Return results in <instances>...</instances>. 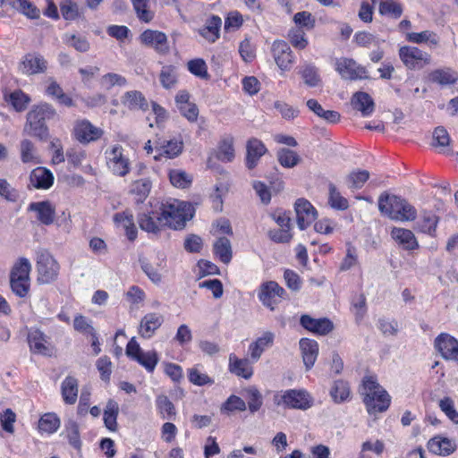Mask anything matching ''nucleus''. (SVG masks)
I'll list each match as a JSON object with an SVG mask.
<instances>
[{"instance_id":"1","label":"nucleus","mask_w":458,"mask_h":458,"mask_svg":"<svg viewBox=\"0 0 458 458\" xmlns=\"http://www.w3.org/2000/svg\"><path fill=\"white\" fill-rule=\"evenodd\" d=\"M55 110L47 103L35 106L28 114L23 133L46 140L48 138V128L46 122L55 116Z\"/></svg>"},{"instance_id":"2","label":"nucleus","mask_w":458,"mask_h":458,"mask_svg":"<svg viewBox=\"0 0 458 458\" xmlns=\"http://www.w3.org/2000/svg\"><path fill=\"white\" fill-rule=\"evenodd\" d=\"M378 209L393 220L413 221L417 216L416 208L406 199L387 193L379 196Z\"/></svg>"},{"instance_id":"3","label":"nucleus","mask_w":458,"mask_h":458,"mask_svg":"<svg viewBox=\"0 0 458 458\" xmlns=\"http://www.w3.org/2000/svg\"><path fill=\"white\" fill-rule=\"evenodd\" d=\"M363 402L369 414L386 411L391 403L387 392L372 377L363 380Z\"/></svg>"},{"instance_id":"4","label":"nucleus","mask_w":458,"mask_h":458,"mask_svg":"<svg viewBox=\"0 0 458 458\" xmlns=\"http://www.w3.org/2000/svg\"><path fill=\"white\" fill-rule=\"evenodd\" d=\"M160 212L164 225L175 230L182 228L186 221L193 216L191 205L178 199H171L163 203Z\"/></svg>"},{"instance_id":"5","label":"nucleus","mask_w":458,"mask_h":458,"mask_svg":"<svg viewBox=\"0 0 458 458\" xmlns=\"http://www.w3.org/2000/svg\"><path fill=\"white\" fill-rule=\"evenodd\" d=\"M273 403L285 409L306 411L313 406L314 399L305 389H288L276 392Z\"/></svg>"},{"instance_id":"6","label":"nucleus","mask_w":458,"mask_h":458,"mask_svg":"<svg viewBox=\"0 0 458 458\" xmlns=\"http://www.w3.org/2000/svg\"><path fill=\"white\" fill-rule=\"evenodd\" d=\"M106 165L108 171L119 177L126 176L131 171V160L125 154L123 147L120 144H114L105 150Z\"/></svg>"},{"instance_id":"7","label":"nucleus","mask_w":458,"mask_h":458,"mask_svg":"<svg viewBox=\"0 0 458 458\" xmlns=\"http://www.w3.org/2000/svg\"><path fill=\"white\" fill-rule=\"evenodd\" d=\"M30 269L31 265L29 259L21 258L15 263L11 271L10 284L12 291L21 298L26 297L29 293Z\"/></svg>"},{"instance_id":"8","label":"nucleus","mask_w":458,"mask_h":458,"mask_svg":"<svg viewBox=\"0 0 458 458\" xmlns=\"http://www.w3.org/2000/svg\"><path fill=\"white\" fill-rule=\"evenodd\" d=\"M38 280L41 284L54 282L59 274L60 266L50 252L41 250L37 253Z\"/></svg>"},{"instance_id":"9","label":"nucleus","mask_w":458,"mask_h":458,"mask_svg":"<svg viewBox=\"0 0 458 458\" xmlns=\"http://www.w3.org/2000/svg\"><path fill=\"white\" fill-rule=\"evenodd\" d=\"M398 55L400 60L408 70H421L431 64L430 54L417 47H401Z\"/></svg>"},{"instance_id":"10","label":"nucleus","mask_w":458,"mask_h":458,"mask_svg":"<svg viewBox=\"0 0 458 458\" xmlns=\"http://www.w3.org/2000/svg\"><path fill=\"white\" fill-rule=\"evenodd\" d=\"M126 355L137 361L140 365H141L148 372L152 373L158 361L159 357L155 350L144 352L135 337H132L127 344L126 346Z\"/></svg>"},{"instance_id":"11","label":"nucleus","mask_w":458,"mask_h":458,"mask_svg":"<svg viewBox=\"0 0 458 458\" xmlns=\"http://www.w3.org/2000/svg\"><path fill=\"white\" fill-rule=\"evenodd\" d=\"M285 291L275 281L263 283L258 293V297L262 304L270 310H275L276 306L284 298Z\"/></svg>"},{"instance_id":"12","label":"nucleus","mask_w":458,"mask_h":458,"mask_svg":"<svg viewBox=\"0 0 458 458\" xmlns=\"http://www.w3.org/2000/svg\"><path fill=\"white\" fill-rule=\"evenodd\" d=\"M335 70L344 80L356 81L367 79V70L353 59L342 57L335 61Z\"/></svg>"},{"instance_id":"13","label":"nucleus","mask_w":458,"mask_h":458,"mask_svg":"<svg viewBox=\"0 0 458 458\" xmlns=\"http://www.w3.org/2000/svg\"><path fill=\"white\" fill-rule=\"evenodd\" d=\"M47 69V61L36 52L25 55L19 64V70L26 75L43 73Z\"/></svg>"},{"instance_id":"14","label":"nucleus","mask_w":458,"mask_h":458,"mask_svg":"<svg viewBox=\"0 0 458 458\" xmlns=\"http://www.w3.org/2000/svg\"><path fill=\"white\" fill-rule=\"evenodd\" d=\"M294 209L297 224L301 230L306 229L317 218L318 213L312 204L306 199L301 198L295 201Z\"/></svg>"},{"instance_id":"15","label":"nucleus","mask_w":458,"mask_h":458,"mask_svg":"<svg viewBox=\"0 0 458 458\" xmlns=\"http://www.w3.org/2000/svg\"><path fill=\"white\" fill-rule=\"evenodd\" d=\"M435 347L445 360L458 362V340L451 335L440 334L435 339Z\"/></svg>"},{"instance_id":"16","label":"nucleus","mask_w":458,"mask_h":458,"mask_svg":"<svg viewBox=\"0 0 458 458\" xmlns=\"http://www.w3.org/2000/svg\"><path fill=\"white\" fill-rule=\"evenodd\" d=\"M138 224L141 230L150 233H157L164 226L160 210L147 209L138 215Z\"/></svg>"},{"instance_id":"17","label":"nucleus","mask_w":458,"mask_h":458,"mask_svg":"<svg viewBox=\"0 0 458 458\" xmlns=\"http://www.w3.org/2000/svg\"><path fill=\"white\" fill-rule=\"evenodd\" d=\"M104 131L93 125L88 120L78 122L74 127V135L81 143H89L100 139Z\"/></svg>"},{"instance_id":"18","label":"nucleus","mask_w":458,"mask_h":458,"mask_svg":"<svg viewBox=\"0 0 458 458\" xmlns=\"http://www.w3.org/2000/svg\"><path fill=\"white\" fill-rule=\"evenodd\" d=\"M300 324L306 330L319 335H326L334 329V324L329 318H314L307 314L301 317Z\"/></svg>"},{"instance_id":"19","label":"nucleus","mask_w":458,"mask_h":458,"mask_svg":"<svg viewBox=\"0 0 458 458\" xmlns=\"http://www.w3.org/2000/svg\"><path fill=\"white\" fill-rule=\"evenodd\" d=\"M163 323L164 317L162 314L157 312L147 313L140 319L139 335L145 339H149L156 334Z\"/></svg>"},{"instance_id":"20","label":"nucleus","mask_w":458,"mask_h":458,"mask_svg":"<svg viewBox=\"0 0 458 458\" xmlns=\"http://www.w3.org/2000/svg\"><path fill=\"white\" fill-rule=\"evenodd\" d=\"M272 54L281 70H289L293 63V52L285 41L276 40L272 45Z\"/></svg>"},{"instance_id":"21","label":"nucleus","mask_w":458,"mask_h":458,"mask_svg":"<svg viewBox=\"0 0 458 458\" xmlns=\"http://www.w3.org/2000/svg\"><path fill=\"white\" fill-rule=\"evenodd\" d=\"M29 211L36 213L37 219L44 225H50L55 217V207L48 200L31 202Z\"/></svg>"},{"instance_id":"22","label":"nucleus","mask_w":458,"mask_h":458,"mask_svg":"<svg viewBox=\"0 0 458 458\" xmlns=\"http://www.w3.org/2000/svg\"><path fill=\"white\" fill-rule=\"evenodd\" d=\"M183 148V141L181 139H173L170 140H164L157 142L155 149L157 155L154 156L156 160H160L162 157L166 158H174L178 157Z\"/></svg>"},{"instance_id":"23","label":"nucleus","mask_w":458,"mask_h":458,"mask_svg":"<svg viewBox=\"0 0 458 458\" xmlns=\"http://www.w3.org/2000/svg\"><path fill=\"white\" fill-rule=\"evenodd\" d=\"M28 343L30 351L35 353L48 355L51 352L47 336L38 328L29 330Z\"/></svg>"},{"instance_id":"24","label":"nucleus","mask_w":458,"mask_h":458,"mask_svg":"<svg viewBox=\"0 0 458 458\" xmlns=\"http://www.w3.org/2000/svg\"><path fill=\"white\" fill-rule=\"evenodd\" d=\"M275 334L271 331L264 332L259 337L249 345V353L252 362L258 361L262 353L274 344Z\"/></svg>"},{"instance_id":"25","label":"nucleus","mask_w":458,"mask_h":458,"mask_svg":"<svg viewBox=\"0 0 458 458\" xmlns=\"http://www.w3.org/2000/svg\"><path fill=\"white\" fill-rule=\"evenodd\" d=\"M140 38L143 44L154 47L158 53L168 51L167 37L161 31L146 30L140 34Z\"/></svg>"},{"instance_id":"26","label":"nucleus","mask_w":458,"mask_h":458,"mask_svg":"<svg viewBox=\"0 0 458 458\" xmlns=\"http://www.w3.org/2000/svg\"><path fill=\"white\" fill-rule=\"evenodd\" d=\"M391 236L399 246L406 250H414L420 246L414 233L409 229L393 227Z\"/></svg>"},{"instance_id":"27","label":"nucleus","mask_w":458,"mask_h":458,"mask_svg":"<svg viewBox=\"0 0 458 458\" xmlns=\"http://www.w3.org/2000/svg\"><path fill=\"white\" fill-rule=\"evenodd\" d=\"M228 369L237 377L249 379L253 375V368L249 359L238 358L234 353L229 355Z\"/></svg>"},{"instance_id":"28","label":"nucleus","mask_w":458,"mask_h":458,"mask_svg":"<svg viewBox=\"0 0 458 458\" xmlns=\"http://www.w3.org/2000/svg\"><path fill=\"white\" fill-rule=\"evenodd\" d=\"M428 449L430 453L441 456H447L456 449L455 442L450 438L437 436L428 442Z\"/></svg>"},{"instance_id":"29","label":"nucleus","mask_w":458,"mask_h":458,"mask_svg":"<svg viewBox=\"0 0 458 458\" xmlns=\"http://www.w3.org/2000/svg\"><path fill=\"white\" fill-rule=\"evenodd\" d=\"M246 166L253 169L257 166L260 157L267 152V148L263 142L256 138H252L247 142Z\"/></svg>"},{"instance_id":"30","label":"nucleus","mask_w":458,"mask_h":458,"mask_svg":"<svg viewBox=\"0 0 458 458\" xmlns=\"http://www.w3.org/2000/svg\"><path fill=\"white\" fill-rule=\"evenodd\" d=\"M300 349L307 370H310L315 364L318 355V344L317 341L301 338L300 340Z\"/></svg>"},{"instance_id":"31","label":"nucleus","mask_w":458,"mask_h":458,"mask_svg":"<svg viewBox=\"0 0 458 458\" xmlns=\"http://www.w3.org/2000/svg\"><path fill=\"white\" fill-rule=\"evenodd\" d=\"M30 183L35 189H49L54 183V175L50 170L38 166L30 174Z\"/></svg>"},{"instance_id":"32","label":"nucleus","mask_w":458,"mask_h":458,"mask_svg":"<svg viewBox=\"0 0 458 458\" xmlns=\"http://www.w3.org/2000/svg\"><path fill=\"white\" fill-rule=\"evenodd\" d=\"M140 264L143 272L154 284L161 282L160 271L165 266V259L163 256H157L153 261L141 260Z\"/></svg>"},{"instance_id":"33","label":"nucleus","mask_w":458,"mask_h":458,"mask_svg":"<svg viewBox=\"0 0 458 458\" xmlns=\"http://www.w3.org/2000/svg\"><path fill=\"white\" fill-rule=\"evenodd\" d=\"M114 222L120 225L125 230V234L130 241L137 238V228L134 224V218L131 212L125 210L114 215Z\"/></svg>"},{"instance_id":"34","label":"nucleus","mask_w":458,"mask_h":458,"mask_svg":"<svg viewBox=\"0 0 458 458\" xmlns=\"http://www.w3.org/2000/svg\"><path fill=\"white\" fill-rule=\"evenodd\" d=\"M428 79L441 86L453 85L458 81V72L451 68L436 69L428 74Z\"/></svg>"},{"instance_id":"35","label":"nucleus","mask_w":458,"mask_h":458,"mask_svg":"<svg viewBox=\"0 0 458 458\" xmlns=\"http://www.w3.org/2000/svg\"><path fill=\"white\" fill-rule=\"evenodd\" d=\"M352 105L360 111L363 116L370 115L375 109L372 98L366 92H356L352 98Z\"/></svg>"},{"instance_id":"36","label":"nucleus","mask_w":458,"mask_h":458,"mask_svg":"<svg viewBox=\"0 0 458 458\" xmlns=\"http://www.w3.org/2000/svg\"><path fill=\"white\" fill-rule=\"evenodd\" d=\"M306 105L311 112L328 123H336L340 121L341 115L338 112L325 110L316 99H309Z\"/></svg>"},{"instance_id":"37","label":"nucleus","mask_w":458,"mask_h":458,"mask_svg":"<svg viewBox=\"0 0 458 458\" xmlns=\"http://www.w3.org/2000/svg\"><path fill=\"white\" fill-rule=\"evenodd\" d=\"M78 380L71 376L64 378L61 385L62 397L66 404H74L78 398Z\"/></svg>"},{"instance_id":"38","label":"nucleus","mask_w":458,"mask_h":458,"mask_svg":"<svg viewBox=\"0 0 458 458\" xmlns=\"http://www.w3.org/2000/svg\"><path fill=\"white\" fill-rule=\"evenodd\" d=\"M438 224V217L431 211H423L420 219L416 224V228L429 235H434Z\"/></svg>"},{"instance_id":"39","label":"nucleus","mask_w":458,"mask_h":458,"mask_svg":"<svg viewBox=\"0 0 458 458\" xmlns=\"http://www.w3.org/2000/svg\"><path fill=\"white\" fill-rule=\"evenodd\" d=\"M222 25L220 17L213 15L206 25L199 30V34L209 42H215L219 38V31Z\"/></svg>"},{"instance_id":"40","label":"nucleus","mask_w":458,"mask_h":458,"mask_svg":"<svg viewBox=\"0 0 458 458\" xmlns=\"http://www.w3.org/2000/svg\"><path fill=\"white\" fill-rule=\"evenodd\" d=\"M213 250L215 255L220 259V261L224 264L230 263L233 257V251L229 239L226 237L218 238L213 245Z\"/></svg>"},{"instance_id":"41","label":"nucleus","mask_w":458,"mask_h":458,"mask_svg":"<svg viewBox=\"0 0 458 458\" xmlns=\"http://www.w3.org/2000/svg\"><path fill=\"white\" fill-rule=\"evenodd\" d=\"M299 73L301 74L303 82L308 87L314 88L321 84V77L319 75L318 69L314 64H303L300 68Z\"/></svg>"},{"instance_id":"42","label":"nucleus","mask_w":458,"mask_h":458,"mask_svg":"<svg viewBox=\"0 0 458 458\" xmlns=\"http://www.w3.org/2000/svg\"><path fill=\"white\" fill-rule=\"evenodd\" d=\"M123 104L128 108L133 109H148V102L143 94L138 90L128 91L123 97Z\"/></svg>"},{"instance_id":"43","label":"nucleus","mask_w":458,"mask_h":458,"mask_svg":"<svg viewBox=\"0 0 458 458\" xmlns=\"http://www.w3.org/2000/svg\"><path fill=\"white\" fill-rule=\"evenodd\" d=\"M4 100L17 112L25 110L30 102V97L21 89H16L9 94H4Z\"/></svg>"},{"instance_id":"44","label":"nucleus","mask_w":458,"mask_h":458,"mask_svg":"<svg viewBox=\"0 0 458 458\" xmlns=\"http://www.w3.org/2000/svg\"><path fill=\"white\" fill-rule=\"evenodd\" d=\"M119 413V405L117 402L113 399L108 400L104 410V423L105 426L111 431L117 429V416Z\"/></svg>"},{"instance_id":"45","label":"nucleus","mask_w":458,"mask_h":458,"mask_svg":"<svg viewBox=\"0 0 458 458\" xmlns=\"http://www.w3.org/2000/svg\"><path fill=\"white\" fill-rule=\"evenodd\" d=\"M21 159L24 164H39L35 145L30 140H23L20 144Z\"/></svg>"},{"instance_id":"46","label":"nucleus","mask_w":458,"mask_h":458,"mask_svg":"<svg viewBox=\"0 0 458 458\" xmlns=\"http://www.w3.org/2000/svg\"><path fill=\"white\" fill-rule=\"evenodd\" d=\"M328 204L336 210H346L349 208V201L342 196L341 192L335 184L328 185Z\"/></svg>"},{"instance_id":"47","label":"nucleus","mask_w":458,"mask_h":458,"mask_svg":"<svg viewBox=\"0 0 458 458\" xmlns=\"http://www.w3.org/2000/svg\"><path fill=\"white\" fill-rule=\"evenodd\" d=\"M13 9L19 11L29 18L35 19L39 16V10L30 0H4Z\"/></svg>"},{"instance_id":"48","label":"nucleus","mask_w":458,"mask_h":458,"mask_svg":"<svg viewBox=\"0 0 458 458\" xmlns=\"http://www.w3.org/2000/svg\"><path fill=\"white\" fill-rule=\"evenodd\" d=\"M247 404L242 398L231 394L221 405L220 411L223 414H230L234 411H244Z\"/></svg>"},{"instance_id":"49","label":"nucleus","mask_w":458,"mask_h":458,"mask_svg":"<svg viewBox=\"0 0 458 458\" xmlns=\"http://www.w3.org/2000/svg\"><path fill=\"white\" fill-rule=\"evenodd\" d=\"M151 187V181L148 178H142L131 183V192L136 196L137 202H142L148 196Z\"/></svg>"},{"instance_id":"50","label":"nucleus","mask_w":458,"mask_h":458,"mask_svg":"<svg viewBox=\"0 0 458 458\" xmlns=\"http://www.w3.org/2000/svg\"><path fill=\"white\" fill-rule=\"evenodd\" d=\"M248 399V409L251 413L258 411L263 405V397L260 391L254 386L243 390Z\"/></svg>"},{"instance_id":"51","label":"nucleus","mask_w":458,"mask_h":458,"mask_svg":"<svg viewBox=\"0 0 458 458\" xmlns=\"http://www.w3.org/2000/svg\"><path fill=\"white\" fill-rule=\"evenodd\" d=\"M406 39L411 43H429L431 46H437L439 42V39L436 33L430 30L407 33Z\"/></svg>"},{"instance_id":"52","label":"nucleus","mask_w":458,"mask_h":458,"mask_svg":"<svg viewBox=\"0 0 458 458\" xmlns=\"http://www.w3.org/2000/svg\"><path fill=\"white\" fill-rule=\"evenodd\" d=\"M216 157L223 162H231L234 158L233 139L232 137H226L221 140Z\"/></svg>"},{"instance_id":"53","label":"nucleus","mask_w":458,"mask_h":458,"mask_svg":"<svg viewBox=\"0 0 458 458\" xmlns=\"http://www.w3.org/2000/svg\"><path fill=\"white\" fill-rule=\"evenodd\" d=\"M330 396L336 403L346 401L350 396V387L348 384L343 380L335 381L330 390Z\"/></svg>"},{"instance_id":"54","label":"nucleus","mask_w":458,"mask_h":458,"mask_svg":"<svg viewBox=\"0 0 458 458\" xmlns=\"http://www.w3.org/2000/svg\"><path fill=\"white\" fill-rule=\"evenodd\" d=\"M187 372L189 381L195 386H211L215 382L208 374L202 373L198 366L188 369Z\"/></svg>"},{"instance_id":"55","label":"nucleus","mask_w":458,"mask_h":458,"mask_svg":"<svg viewBox=\"0 0 458 458\" xmlns=\"http://www.w3.org/2000/svg\"><path fill=\"white\" fill-rule=\"evenodd\" d=\"M60 424V419L55 413H46L38 420V428L51 434L59 428Z\"/></svg>"},{"instance_id":"56","label":"nucleus","mask_w":458,"mask_h":458,"mask_svg":"<svg viewBox=\"0 0 458 458\" xmlns=\"http://www.w3.org/2000/svg\"><path fill=\"white\" fill-rule=\"evenodd\" d=\"M176 69L173 65H165L162 67L159 74V81L161 85L166 89H172L177 83Z\"/></svg>"},{"instance_id":"57","label":"nucleus","mask_w":458,"mask_h":458,"mask_svg":"<svg viewBox=\"0 0 458 458\" xmlns=\"http://www.w3.org/2000/svg\"><path fill=\"white\" fill-rule=\"evenodd\" d=\"M156 404L163 419L170 420L175 416V407L166 395H158Z\"/></svg>"},{"instance_id":"58","label":"nucleus","mask_w":458,"mask_h":458,"mask_svg":"<svg viewBox=\"0 0 458 458\" xmlns=\"http://www.w3.org/2000/svg\"><path fill=\"white\" fill-rule=\"evenodd\" d=\"M63 39L67 46L81 53L87 52L90 47L89 42L83 36L66 33Z\"/></svg>"},{"instance_id":"59","label":"nucleus","mask_w":458,"mask_h":458,"mask_svg":"<svg viewBox=\"0 0 458 458\" xmlns=\"http://www.w3.org/2000/svg\"><path fill=\"white\" fill-rule=\"evenodd\" d=\"M171 183L177 188H187L192 182V176L180 169H174L169 172Z\"/></svg>"},{"instance_id":"60","label":"nucleus","mask_w":458,"mask_h":458,"mask_svg":"<svg viewBox=\"0 0 458 458\" xmlns=\"http://www.w3.org/2000/svg\"><path fill=\"white\" fill-rule=\"evenodd\" d=\"M277 159L280 165L286 168L294 167L300 162L299 155L289 148H281L277 152Z\"/></svg>"},{"instance_id":"61","label":"nucleus","mask_w":458,"mask_h":458,"mask_svg":"<svg viewBox=\"0 0 458 458\" xmlns=\"http://www.w3.org/2000/svg\"><path fill=\"white\" fill-rule=\"evenodd\" d=\"M60 12L66 21H74L81 15L79 5L73 0H63L60 4Z\"/></svg>"},{"instance_id":"62","label":"nucleus","mask_w":458,"mask_h":458,"mask_svg":"<svg viewBox=\"0 0 458 458\" xmlns=\"http://www.w3.org/2000/svg\"><path fill=\"white\" fill-rule=\"evenodd\" d=\"M369 178V173L367 170L353 171L347 176V185L352 190L360 189Z\"/></svg>"},{"instance_id":"63","label":"nucleus","mask_w":458,"mask_h":458,"mask_svg":"<svg viewBox=\"0 0 458 458\" xmlns=\"http://www.w3.org/2000/svg\"><path fill=\"white\" fill-rule=\"evenodd\" d=\"M99 83L103 89L109 90L114 86H125L127 80L118 73L108 72L100 78Z\"/></svg>"},{"instance_id":"64","label":"nucleus","mask_w":458,"mask_h":458,"mask_svg":"<svg viewBox=\"0 0 458 458\" xmlns=\"http://www.w3.org/2000/svg\"><path fill=\"white\" fill-rule=\"evenodd\" d=\"M133 5V8L136 12L137 17L144 21L149 22L153 17L154 13L150 11L148 6V0H131Z\"/></svg>"}]
</instances>
